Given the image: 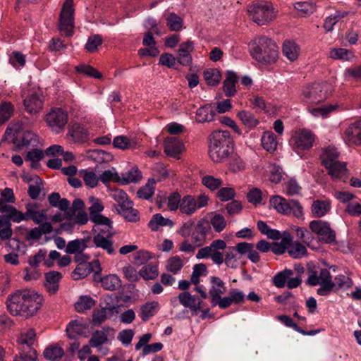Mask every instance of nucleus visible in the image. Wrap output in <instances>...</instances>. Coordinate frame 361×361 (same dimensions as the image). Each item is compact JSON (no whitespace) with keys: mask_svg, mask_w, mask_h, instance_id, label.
<instances>
[{"mask_svg":"<svg viewBox=\"0 0 361 361\" xmlns=\"http://www.w3.org/2000/svg\"><path fill=\"white\" fill-rule=\"evenodd\" d=\"M95 300L90 296L82 295L80 296L79 300L75 302V308L78 312L81 313L92 308L95 305Z\"/></svg>","mask_w":361,"mask_h":361,"instance_id":"c03bdc74","label":"nucleus"},{"mask_svg":"<svg viewBox=\"0 0 361 361\" xmlns=\"http://www.w3.org/2000/svg\"><path fill=\"white\" fill-rule=\"evenodd\" d=\"M142 178L140 171L137 169H133L128 172L123 173L120 183L123 185L129 183L136 182Z\"/></svg>","mask_w":361,"mask_h":361,"instance_id":"3c124183","label":"nucleus"},{"mask_svg":"<svg viewBox=\"0 0 361 361\" xmlns=\"http://www.w3.org/2000/svg\"><path fill=\"white\" fill-rule=\"evenodd\" d=\"M23 129L24 128L23 127L22 123H16L7 128L6 133L14 137L13 142L18 147H27L30 145H33L37 141L36 135L30 131H25L20 137V140H18V135Z\"/></svg>","mask_w":361,"mask_h":361,"instance_id":"9d476101","label":"nucleus"},{"mask_svg":"<svg viewBox=\"0 0 361 361\" xmlns=\"http://www.w3.org/2000/svg\"><path fill=\"white\" fill-rule=\"evenodd\" d=\"M250 51L253 59L264 63H274L279 53L276 44L265 36L255 39L250 45Z\"/></svg>","mask_w":361,"mask_h":361,"instance_id":"7ed1b4c3","label":"nucleus"},{"mask_svg":"<svg viewBox=\"0 0 361 361\" xmlns=\"http://www.w3.org/2000/svg\"><path fill=\"white\" fill-rule=\"evenodd\" d=\"M73 0H66L63 4L60 16L59 28L66 36H71L74 27Z\"/></svg>","mask_w":361,"mask_h":361,"instance_id":"6e6552de","label":"nucleus"},{"mask_svg":"<svg viewBox=\"0 0 361 361\" xmlns=\"http://www.w3.org/2000/svg\"><path fill=\"white\" fill-rule=\"evenodd\" d=\"M68 120L67 113L60 108L51 109L45 118L47 126L56 133H60L64 128Z\"/></svg>","mask_w":361,"mask_h":361,"instance_id":"9b49d317","label":"nucleus"},{"mask_svg":"<svg viewBox=\"0 0 361 361\" xmlns=\"http://www.w3.org/2000/svg\"><path fill=\"white\" fill-rule=\"evenodd\" d=\"M97 281L101 282L102 286L108 290H116L121 286V281L116 274H109L99 277Z\"/></svg>","mask_w":361,"mask_h":361,"instance_id":"2f4dec72","label":"nucleus"},{"mask_svg":"<svg viewBox=\"0 0 361 361\" xmlns=\"http://www.w3.org/2000/svg\"><path fill=\"white\" fill-rule=\"evenodd\" d=\"M310 230L318 235L320 240L326 243H331L336 240V233L329 223L322 220H314L310 223Z\"/></svg>","mask_w":361,"mask_h":361,"instance_id":"f8f14e48","label":"nucleus"},{"mask_svg":"<svg viewBox=\"0 0 361 361\" xmlns=\"http://www.w3.org/2000/svg\"><path fill=\"white\" fill-rule=\"evenodd\" d=\"M326 169L328 171V174L334 180H343L345 181L348 177V169L345 162L338 161Z\"/></svg>","mask_w":361,"mask_h":361,"instance_id":"b1692460","label":"nucleus"},{"mask_svg":"<svg viewBox=\"0 0 361 361\" xmlns=\"http://www.w3.org/2000/svg\"><path fill=\"white\" fill-rule=\"evenodd\" d=\"M139 274L145 280H153L157 277L159 271L156 265L147 264L140 270Z\"/></svg>","mask_w":361,"mask_h":361,"instance_id":"09e8293b","label":"nucleus"},{"mask_svg":"<svg viewBox=\"0 0 361 361\" xmlns=\"http://www.w3.org/2000/svg\"><path fill=\"white\" fill-rule=\"evenodd\" d=\"M288 254L293 258H301L306 255L307 249L300 243H292L288 248Z\"/></svg>","mask_w":361,"mask_h":361,"instance_id":"8fccbe9b","label":"nucleus"},{"mask_svg":"<svg viewBox=\"0 0 361 361\" xmlns=\"http://www.w3.org/2000/svg\"><path fill=\"white\" fill-rule=\"evenodd\" d=\"M142 44L145 48L140 49L138 51L140 56H157L159 54V49L156 47V42L152 33L147 32L143 37Z\"/></svg>","mask_w":361,"mask_h":361,"instance_id":"dca6fc26","label":"nucleus"},{"mask_svg":"<svg viewBox=\"0 0 361 361\" xmlns=\"http://www.w3.org/2000/svg\"><path fill=\"white\" fill-rule=\"evenodd\" d=\"M102 42L103 39L101 35H92L88 37L85 48L87 51L92 53L97 50L98 47L101 46Z\"/></svg>","mask_w":361,"mask_h":361,"instance_id":"603ef678","label":"nucleus"},{"mask_svg":"<svg viewBox=\"0 0 361 361\" xmlns=\"http://www.w3.org/2000/svg\"><path fill=\"white\" fill-rule=\"evenodd\" d=\"M261 141L263 148L269 153H274L276 149L278 141L273 132H264L262 136Z\"/></svg>","mask_w":361,"mask_h":361,"instance_id":"c9c22d12","label":"nucleus"},{"mask_svg":"<svg viewBox=\"0 0 361 361\" xmlns=\"http://www.w3.org/2000/svg\"><path fill=\"white\" fill-rule=\"evenodd\" d=\"M75 70L79 73H83L84 75L100 79L102 75L94 68L89 65H79L75 67Z\"/></svg>","mask_w":361,"mask_h":361,"instance_id":"bf43d9fd","label":"nucleus"},{"mask_svg":"<svg viewBox=\"0 0 361 361\" xmlns=\"http://www.w3.org/2000/svg\"><path fill=\"white\" fill-rule=\"evenodd\" d=\"M35 337V332L32 329H28L26 332L22 333L18 339V343L26 345L29 348L33 344Z\"/></svg>","mask_w":361,"mask_h":361,"instance_id":"69168bd1","label":"nucleus"},{"mask_svg":"<svg viewBox=\"0 0 361 361\" xmlns=\"http://www.w3.org/2000/svg\"><path fill=\"white\" fill-rule=\"evenodd\" d=\"M26 219H31L36 224H39L47 220V210L39 209L37 203H30L25 205Z\"/></svg>","mask_w":361,"mask_h":361,"instance_id":"2eb2a0df","label":"nucleus"},{"mask_svg":"<svg viewBox=\"0 0 361 361\" xmlns=\"http://www.w3.org/2000/svg\"><path fill=\"white\" fill-rule=\"evenodd\" d=\"M247 11L252 21L259 25H264L274 20L276 17L271 2L258 1L248 6Z\"/></svg>","mask_w":361,"mask_h":361,"instance_id":"20e7f679","label":"nucleus"},{"mask_svg":"<svg viewBox=\"0 0 361 361\" xmlns=\"http://www.w3.org/2000/svg\"><path fill=\"white\" fill-rule=\"evenodd\" d=\"M24 106L30 114H36L42 109V101L38 93L34 92L29 94L24 99Z\"/></svg>","mask_w":361,"mask_h":361,"instance_id":"393cba45","label":"nucleus"},{"mask_svg":"<svg viewBox=\"0 0 361 361\" xmlns=\"http://www.w3.org/2000/svg\"><path fill=\"white\" fill-rule=\"evenodd\" d=\"M87 247V242L85 239H76L68 243L66 252L68 254L82 252Z\"/></svg>","mask_w":361,"mask_h":361,"instance_id":"a18cd8bd","label":"nucleus"},{"mask_svg":"<svg viewBox=\"0 0 361 361\" xmlns=\"http://www.w3.org/2000/svg\"><path fill=\"white\" fill-rule=\"evenodd\" d=\"M216 111L211 104L204 105L197 109L195 121L197 123H209L214 120Z\"/></svg>","mask_w":361,"mask_h":361,"instance_id":"5701e85b","label":"nucleus"},{"mask_svg":"<svg viewBox=\"0 0 361 361\" xmlns=\"http://www.w3.org/2000/svg\"><path fill=\"white\" fill-rule=\"evenodd\" d=\"M339 153L334 147H328L323 149L320 156L322 164L326 168H329L331 164L338 161Z\"/></svg>","mask_w":361,"mask_h":361,"instance_id":"c756f323","label":"nucleus"},{"mask_svg":"<svg viewBox=\"0 0 361 361\" xmlns=\"http://www.w3.org/2000/svg\"><path fill=\"white\" fill-rule=\"evenodd\" d=\"M112 330L109 327L104 328V331L97 330L92 336L89 343L90 345L93 348H98L108 341L106 331Z\"/></svg>","mask_w":361,"mask_h":361,"instance_id":"58836bf2","label":"nucleus"},{"mask_svg":"<svg viewBox=\"0 0 361 361\" xmlns=\"http://www.w3.org/2000/svg\"><path fill=\"white\" fill-rule=\"evenodd\" d=\"M329 56L334 59H341L349 61L353 58L352 51L343 48H334L331 49Z\"/></svg>","mask_w":361,"mask_h":361,"instance_id":"de8ad7c7","label":"nucleus"},{"mask_svg":"<svg viewBox=\"0 0 361 361\" xmlns=\"http://www.w3.org/2000/svg\"><path fill=\"white\" fill-rule=\"evenodd\" d=\"M233 152L234 142L228 130H216L209 135V155L213 162H224Z\"/></svg>","mask_w":361,"mask_h":361,"instance_id":"f03ea898","label":"nucleus"},{"mask_svg":"<svg viewBox=\"0 0 361 361\" xmlns=\"http://www.w3.org/2000/svg\"><path fill=\"white\" fill-rule=\"evenodd\" d=\"M300 53V46L293 40H285L283 43L282 54L290 61L293 62L298 59Z\"/></svg>","mask_w":361,"mask_h":361,"instance_id":"412c9836","label":"nucleus"},{"mask_svg":"<svg viewBox=\"0 0 361 361\" xmlns=\"http://www.w3.org/2000/svg\"><path fill=\"white\" fill-rule=\"evenodd\" d=\"M42 302V296L35 290L21 289L10 294L6 303L8 312L12 315L29 318L38 312Z\"/></svg>","mask_w":361,"mask_h":361,"instance_id":"f257e3e1","label":"nucleus"},{"mask_svg":"<svg viewBox=\"0 0 361 361\" xmlns=\"http://www.w3.org/2000/svg\"><path fill=\"white\" fill-rule=\"evenodd\" d=\"M166 25L171 31H179L183 27V20L180 16L172 13L166 18Z\"/></svg>","mask_w":361,"mask_h":361,"instance_id":"864d4df0","label":"nucleus"},{"mask_svg":"<svg viewBox=\"0 0 361 361\" xmlns=\"http://www.w3.org/2000/svg\"><path fill=\"white\" fill-rule=\"evenodd\" d=\"M177 300H178L180 304L184 307L189 308L190 311L195 314H197L203 304V301L199 297L191 295L189 291L181 292L178 294L177 298H172L171 302L175 306Z\"/></svg>","mask_w":361,"mask_h":361,"instance_id":"ddd939ff","label":"nucleus"},{"mask_svg":"<svg viewBox=\"0 0 361 361\" xmlns=\"http://www.w3.org/2000/svg\"><path fill=\"white\" fill-rule=\"evenodd\" d=\"M61 278V274L56 271H50L45 274V287L49 293L54 294L58 290Z\"/></svg>","mask_w":361,"mask_h":361,"instance_id":"bb28decb","label":"nucleus"},{"mask_svg":"<svg viewBox=\"0 0 361 361\" xmlns=\"http://www.w3.org/2000/svg\"><path fill=\"white\" fill-rule=\"evenodd\" d=\"M88 131L78 124L71 126L66 134V137L69 140L79 143L86 142L88 140Z\"/></svg>","mask_w":361,"mask_h":361,"instance_id":"6ab92c4d","label":"nucleus"},{"mask_svg":"<svg viewBox=\"0 0 361 361\" xmlns=\"http://www.w3.org/2000/svg\"><path fill=\"white\" fill-rule=\"evenodd\" d=\"M212 287L209 293L211 297V302L220 298V295L225 293L226 288L224 282L219 277H211Z\"/></svg>","mask_w":361,"mask_h":361,"instance_id":"c85d7f7f","label":"nucleus"},{"mask_svg":"<svg viewBox=\"0 0 361 361\" xmlns=\"http://www.w3.org/2000/svg\"><path fill=\"white\" fill-rule=\"evenodd\" d=\"M276 319L279 321L281 322L283 324H284L286 326L291 327L295 331H296L305 336H314L321 331V330H319V329L312 330L310 331H305V330L302 329L301 328H300L293 322V320L289 316H287V315H279V316H276Z\"/></svg>","mask_w":361,"mask_h":361,"instance_id":"72a5a7b5","label":"nucleus"},{"mask_svg":"<svg viewBox=\"0 0 361 361\" xmlns=\"http://www.w3.org/2000/svg\"><path fill=\"white\" fill-rule=\"evenodd\" d=\"M133 201L129 200L119 207L118 212L127 221L137 222L140 220L139 212L134 208Z\"/></svg>","mask_w":361,"mask_h":361,"instance_id":"aec40b11","label":"nucleus"},{"mask_svg":"<svg viewBox=\"0 0 361 361\" xmlns=\"http://www.w3.org/2000/svg\"><path fill=\"white\" fill-rule=\"evenodd\" d=\"M236 249L235 247H228L225 252V264L227 267L235 268L236 264Z\"/></svg>","mask_w":361,"mask_h":361,"instance_id":"338daca9","label":"nucleus"},{"mask_svg":"<svg viewBox=\"0 0 361 361\" xmlns=\"http://www.w3.org/2000/svg\"><path fill=\"white\" fill-rule=\"evenodd\" d=\"M183 262L178 256L170 257L167 261L166 270L173 274H177L183 267Z\"/></svg>","mask_w":361,"mask_h":361,"instance_id":"4d7b16f0","label":"nucleus"},{"mask_svg":"<svg viewBox=\"0 0 361 361\" xmlns=\"http://www.w3.org/2000/svg\"><path fill=\"white\" fill-rule=\"evenodd\" d=\"M307 283L311 286L319 284L320 287L317 289L319 295H326L332 290L331 276L326 269L310 271Z\"/></svg>","mask_w":361,"mask_h":361,"instance_id":"423d86ee","label":"nucleus"},{"mask_svg":"<svg viewBox=\"0 0 361 361\" xmlns=\"http://www.w3.org/2000/svg\"><path fill=\"white\" fill-rule=\"evenodd\" d=\"M315 135L309 130L299 129L295 130L290 140V145L298 154L312 147Z\"/></svg>","mask_w":361,"mask_h":361,"instance_id":"0eeeda50","label":"nucleus"},{"mask_svg":"<svg viewBox=\"0 0 361 361\" xmlns=\"http://www.w3.org/2000/svg\"><path fill=\"white\" fill-rule=\"evenodd\" d=\"M207 273V269L205 264L200 263L195 264L193 267V271L190 276V281L194 285L200 283V276H206Z\"/></svg>","mask_w":361,"mask_h":361,"instance_id":"49530a36","label":"nucleus"},{"mask_svg":"<svg viewBox=\"0 0 361 361\" xmlns=\"http://www.w3.org/2000/svg\"><path fill=\"white\" fill-rule=\"evenodd\" d=\"M154 183L155 182L154 180L152 181L149 180L148 183L137 192L138 197L145 200H148L152 197L154 192L153 186Z\"/></svg>","mask_w":361,"mask_h":361,"instance_id":"680f3d73","label":"nucleus"},{"mask_svg":"<svg viewBox=\"0 0 361 361\" xmlns=\"http://www.w3.org/2000/svg\"><path fill=\"white\" fill-rule=\"evenodd\" d=\"M90 267L87 263L78 264L77 267L73 271L71 276L74 280L84 279L90 274Z\"/></svg>","mask_w":361,"mask_h":361,"instance_id":"13d9d810","label":"nucleus"},{"mask_svg":"<svg viewBox=\"0 0 361 361\" xmlns=\"http://www.w3.org/2000/svg\"><path fill=\"white\" fill-rule=\"evenodd\" d=\"M226 248V243L224 240L218 239L213 240L209 246L200 248L197 255V259H204L208 255H210V252L224 250Z\"/></svg>","mask_w":361,"mask_h":361,"instance_id":"cd10ccee","label":"nucleus"},{"mask_svg":"<svg viewBox=\"0 0 361 361\" xmlns=\"http://www.w3.org/2000/svg\"><path fill=\"white\" fill-rule=\"evenodd\" d=\"M64 351L59 344L51 345L44 351V356L51 361H59L63 355Z\"/></svg>","mask_w":361,"mask_h":361,"instance_id":"37998d69","label":"nucleus"},{"mask_svg":"<svg viewBox=\"0 0 361 361\" xmlns=\"http://www.w3.org/2000/svg\"><path fill=\"white\" fill-rule=\"evenodd\" d=\"M237 116L248 129H253L259 124L258 119L250 111L242 110L238 113Z\"/></svg>","mask_w":361,"mask_h":361,"instance_id":"ea45409f","label":"nucleus"},{"mask_svg":"<svg viewBox=\"0 0 361 361\" xmlns=\"http://www.w3.org/2000/svg\"><path fill=\"white\" fill-rule=\"evenodd\" d=\"M331 91V86L329 83L315 82L303 88L302 97L305 102L317 104L325 100Z\"/></svg>","mask_w":361,"mask_h":361,"instance_id":"39448f33","label":"nucleus"},{"mask_svg":"<svg viewBox=\"0 0 361 361\" xmlns=\"http://www.w3.org/2000/svg\"><path fill=\"white\" fill-rule=\"evenodd\" d=\"M13 361H37V352L33 348H29L27 351L20 350L19 355L16 356Z\"/></svg>","mask_w":361,"mask_h":361,"instance_id":"e2e57ef3","label":"nucleus"},{"mask_svg":"<svg viewBox=\"0 0 361 361\" xmlns=\"http://www.w3.org/2000/svg\"><path fill=\"white\" fill-rule=\"evenodd\" d=\"M174 223L168 218H164L161 214H156L153 215L149 221L148 226L154 231L159 229L160 226H168L172 228Z\"/></svg>","mask_w":361,"mask_h":361,"instance_id":"4c0bfd02","label":"nucleus"},{"mask_svg":"<svg viewBox=\"0 0 361 361\" xmlns=\"http://www.w3.org/2000/svg\"><path fill=\"white\" fill-rule=\"evenodd\" d=\"M245 169V163L237 154L232 156L229 162V169L233 172H238Z\"/></svg>","mask_w":361,"mask_h":361,"instance_id":"0e129e2a","label":"nucleus"},{"mask_svg":"<svg viewBox=\"0 0 361 361\" xmlns=\"http://www.w3.org/2000/svg\"><path fill=\"white\" fill-rule=\"evenodd\" d=\"M330 202L327 200H315L313 202L311 210L316 217L324 216L330 210Z\"/></svg>","mask_w":361,"mask_h":361,"instance_id":"a19ab883","label":"nucleus"},{"mask_svg":"<svg viewBox=\"0 0 361 361\" xmlns=\"http://www.w3.org/2000/svg\"><path fill=\"white\" fill-rule=\"evenodd\" d=\"M159 309V304L157 301L147 302L140 307V317L143 322H147L153 317Z\"/></svg>","mask_w":361,"mask_h":361,"instance_id":"e433bc0d","label":"nucleus"},{"mask_svg":"<svg viewBox=\"0 0 361 361\" xmlns=\"http://www.w3.org/2000/svg\"><path fill=\"white\" fill-rule=\"evenodd\" d=\"M182 198L178 192H174L168 197L167 207L170 211H176L180 209Z\"/></svg>","mask_w":361,"mask_h":361,"instance_id":"774afa93","label":"nucleus"},{"mask_svg":"<svg viewBox=\"0 0 361 361\" xmlns=\"http://www.w3.org/2000/svg\"><path fill=\"white\" fill-rule=\"evenodd\" d=\"M113 145L115 148L126 150L128 149H135L137 142L134 140L129 139L127 136L119 135L114 137Z\"/></svg>","mask_w":361,"mask_h":361,"instance_id":"79ce46f5","label":"nucleus"},{"mask_svg":"<svg viewBox=\"0 0 361 361\" xmlns=\"http://www.w3.org/2000/svg\"><path fill=\"white\" fill-rule=\"evenodd\" d=\"M343 137L348 145H361V120L349 125L345 130Z\"/></svg>","mask_w":361,"mask_h":361,"instance_id":"4468645a","label":"nucleus"},{"mask_svg":"<svg viewBox=\"0 0 361 361\" xmlns=\"http://www.w3.org/2000/svg\"><path fill=\"white\" fill-rule=\"evenodd\" d=\"M270 204L280 214L290 215V201L276 195L270 199Z\"/></svg>","mask_w":361,"mask_h":361,"instance_id":"473e14b6","label":"nucleus"},{"mask_svg":"<svg viewBox=\"0 0 361 361\" xmlns=\"http://www.w3.org/2000/svg\"><path fill=\"white\" fill-rule=\"evenodd\" d=\"M209 197L205 194H200L195 197L192 195H185L182 198L180 212L188 216L192 215L197 209L208 204Z\"/></svg>","mask_w":361,"mask_h":361,"instance_id":"1a4fd4ad","label":"nucleus"},{"mask_svg":"<svg viewBox=\"0 0 361 361\" xmlns=\"http://www.w3.org/2000/svg\"><path fill=\"white\" fill-rule=\"evenodd\" d=\"M87 326L78 321L71 322L66 327L68 336L71 339L76 338L78 336L83 335Z\"/></svg>","mask_w":361,"mask_h":361,"instance_id":"f704fd0d","label":"nucleus"},{"mask_svg":"<svg viewBox=\"0 0 361 361\" xmlns=\"http://www.w3.org/2000/svg\"><path fill=\"white\" fill-rule=\"evenodd\" d=\"M13 106L10 102H2L0 104V124L7 121L13 115Z\"/></svg>","mask_w":361,"mask_h":361,"instance_id":"5fc2aeb1","label":"nucleus"},{"mask_svg":"<svg viewBox=\"0 0 361 361\" xmlns=\"http://www.w3.org/2000/svg\"><path fill=\"white\" fill-rule=\"evenodd\" d=\"M111 236V233L107 237H104L101 233H97L93 238V243L97 247L103 249L109 255H113L115 252V250L113 246Z\"/></svg>","mask_w":361,"mask_h":361,"instance_id":"a878e982","label":"nucleus"},{"mask_svg":"<svg viewBox=\"0 0 361 361\" xmlns=\"http://www.w3.org/2000/svg\"><path fill=\"white\" fill-rule=\"evenodd\" d=\"M183 149L182 142L175 137H167L164 144V152L170 157H178Z\"/></svg>","mask_w":361,"mask_h":361,"instance_id":"4be33fe9","label":"nucleus"},{"mask_svg":"<svg viewBox=\"0 0 361 361\" xmlns=\"http://www.w3.org/2000/svg\"><path fill=\"white\" fill-rule=\"evenodd\" d=\"M238 81V78L233 71L226 72V78L224 81V91L226 96L232 97L236 92L235 84Z\"/></svg>","mask_w":361,"mask_h":361,"instance_id":"7c9ffc66","label":"nucleus"},{"mask_svg":"<svg viewBox=\"0 0 361 361\" xmlns=\"http://www.w3.org/2000/svg\"><path fill=\"white\" fill-rule=\"evenodd\" d=\"M202 184L209 189L211 191H214L218 189L222 185V180L220 178H214L212 176H205L202 178Z\"/></svg>","mask_w":361,"mask_h":361,"instance_id":"052dcab7","label":"nucleus"},{"mask_svg":"<svg viewBox=\"0 0 361 361\" xmlns=\"http://www.w3.org/2000/svg\"><path fill=\"white\" fill-rule=\"evenodd\" d=\"M209 230L207 222L200 221L194 227L191 233L192 241L196 246L202 245L205 241L206 235Z\"/></svg>","mask_w":361,"mask_h":361,"instance_id":"f3484780","label":"nucleus"},{"mask_svg":"<svg viewBox=\"0 0 361 361\" xmlns=\"http://www.w3.org/2000/svg\"><path fill=\"white\" fill-rule=\"evenodd\" d=\"M204 78L209 85H217L221 80V75L217 69H208L204 71Z\"/></svg>","mask_w":361,"mask_h":361,"instance_id":"6e6d98bb","label":"nucleus"},{"mask_svg":"<svg viewBox=\"0 0 361 361\" xmlns=\"http://www.w3.org/2000/svg\"><path fill=\"white\" fill-rule=\"evenodd\" d=\"M194 49V44L192 41H187L180 45L178 51L177 61L183 66H189L192 62L190 53Z\"/></svg>","mask_w":361,"mask_h":361,"instance_id":"a211bd4d","label":"nucleus"}]
</instances>
